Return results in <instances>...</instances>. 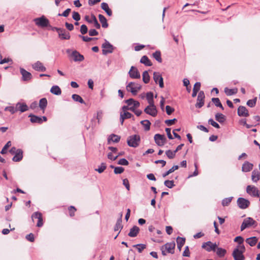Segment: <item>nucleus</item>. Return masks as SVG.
<instances>
[{"instance_id": "nucleus-40", "label": "nucleus", "mask_w": 260, "mask_h": 260, "mask_svg": "<svg viewBox=\"0 0 260 260\" xmlns=\"http://www.w3.org/2000/svg\"><path fill=\"white\" fill-rule=\"evenodd\" d=\"M74 101L78 102L81 104H85L83 99L78 94H74L72 96Z\"/></svg>"}, {"instance_id": "nucleus-10", "label": "nucleus", "mask_w": 260, "mask_h": 260, "mask_svg": "<svg viewBox=\"0 0 260 260\" xmlns=\"http://www.w3.org/2000/svg\"><path fill=\"white\" fill-rule=\"evenodd\" d=\"M246 192L251 196L256 197L259 196V191L254 186L248 185L246 188Z\"/></svg>"}, {"instance_id": "nucleus-64", "label": "nucleus", "mask_w": 260, "mask_h": 260, "mask_svg": "<svg viewBox=\"0 0 260 260\" xmlns=\"http://www.w3.org/2000/svg\"><path fill=\"white\" fill-rule=\"evenodd\" d=\"M124 171V168L121 167H115V174H121Z\"/></svg>"}, {"instance_id": "nucleus-61", "label": "nucleus", "mask_w": 260, "mask_h": 260, "mask_svg": "<svg viewBox=\"0 0 260 260\" xmlns=\"http://www.w3.org/2000/svg\"><path fill=\"white\" fill-rule=\"evenodd\" d=\"M208 122L211 125L215 127V128H219L220 127L219 125L217 122L214 121L212 119H210Z\"/></svg>"}, {"instance_id": "nucleus-59", "label": "nucleus", "mask_w": 260, "mask_h": 260, "mask_svg": "<svg viewBox=\"0 0 260 260\" xmlns=\"http://www.w3.org/2000/svg\"><path fill=\"white\" fill-rule=\"evenodd\" d=\"M117 164L121 165L126 166L128 164V161L125 158H121L118 161Z\"/></svg>"}, {"instance_id": "nucleus-22", "label": "nucleus", "mask_w": 260, "mask_h": 260, "mask_svg": "<svg viewBox=\"0 0 260 260\" xmlns=\"http://www.w3.org/2000/svg\"><path fill=\"white\" fill-rule=\"evenodd\" d=\"M71 56L73 57L74 61L75 62L82 61L84 59V56L76 50L72 52Z\"/></svg>"}, {"instance_id": "nucleus-13", "label": "nucleus", "mask_w": 260, "mask_h": 260, "mask_svg": "<svg viewBox=\"0 0 260 260\" xmlns=\"http://www.w3.org/2000/svg\"><path fill=\"white\" fill-rule=\"evenodd\" d=\"M202 248L205 249L207 251H215L217 247L216 243H212L210 241L204 243L202 246Z\"/></svg>"}, {"instance_id": "nucleus-37", "label": "nucleus", "mask_w": 260, "mask_h": 260, "mask_svg": "<svg viewBox=\"0 0 260 260\" xmlns=\"http://www.w3.org/2000/svg\"><path fill=\"white\" fill-rule=\"evenodd\" d=\"M99 18L100 21L102 23V27L104 28L107 27L108 26V24L107 23V19L105 18V17L102 14H99Z\"/></svg>"}, {"instance_id": "nucleus-34", "label": "nucleus", "mask_w": 260, "mask_h": 260, "mask_svg": "<svg viewBox=\"0 0 260 260\" xmlns=\"http://www.w3.org/2000/svg\"><path fill=\"white\" fill-rule=\"evenodd\" d=\"M237 92L238 89L236 88L233 89H229L228 87H225L224 88V92L228 96L234 95L237 93Z\"/></svg>"}, {"instance_id": "nucleus-41", "label": "nucleus", "mask_w": 260, "mask_h": 260, "mask_svg": "<svg viewBox=\"0 0 260 260\" xmlns=\"http://www.w3.org/2000/svg\"><path fill=\"white\" fill-rule=\"evenodd\" d=\"M152 56L158 62L160 63L162 62L161 53L159 51H155L153 53Z\"/></svg>"}, {"instance_id": "nucleus-38", "label": "nucleus", "mask_w": 260, "mask_h": 260, "mask_svg": "<svg viewBox=\"0 0 260 260\" xmlns=\"http://www.w3.org/2000/svg\"><path fill=\"white\" fill-rule=\"evenodd\" d=\"M39 105L40 109L44 111L47 105V99L45 98L40 99Z\"/></svg>"}, {"instance_id": "nucleus-42", "label": "nucleus", "mask_w": 260, "mask_h": 260, "mask_svg": "<svg viewBox=\"0 0 260 260\" xmlns=\"http://www.w3.org/2000/svg\"><path fill=\"white\" fill-rule=\"evenodd\" d=\"M179 167L177 165L174 166L172 168L169 169L168 171L162 174V177L165 178L167 176L169 175L170 174L173 173L175 170L178 169Z\"/></svg>"}, {"instance_id": "nucleus-31", "label": "nucleus", "mask_w": 260, "mask_h": 260, "mask_svg": "<svg viewBox=\"0 0 260 260\" xmlns=\"http://www.w3.org/2000/svg\"><path fill=\"white\" fill-rule=\"evenodd\" d=\"M101 8L104 10L108 16H112V11L109 8L108 5L106 3H102L101 4Z\"/></svg>"}, {"instance_id": "nucleus-2", "label": "nucleus", "mask_w": 260, "mask_h": 260, "mask_svg": "<svg viewBox=\"0 0 260 260\" xmlns=\"http://www.w3.org/2000/svg\"><path fill=\"white\" fill-rule=\"evenodd\" d=\"M175 247V243L174 242L166 243L160 248L162 254L165 256L167 255V253L173 254Z\"/></svg>"}, {"instance_id": "nucleus-25", "label": "nucleus", "mask_w": 260, "mask_h": 260, "mask_svg": "<svg viewBox=\"0 0 260 260\" xmlns=\"http://www.w3.org/2000/svg\"><path fill=\"white\" fill-rule=\"evenodd\" d=\"M125 103L128 105V107H133V108H137L140 106V103L138 101H135L133 99H129L125 101Z\"/></svg>"}, {"instance_id": "nucleus-5", "label": "nucleus", "mask_w": 260, "mask_h": 260, "mask_svg": "<svg viewBox=\"0 0 260 260\" xmlns=\"http://www.w3.org/2000/svg\"><path fill=\"white\" fill-rule=\"evenodd\" d=\"M140 141V137L139 135H134L129 136L127 140V144L132 147H137L139 146Z\"/></svg>"}, {"instance_id": "nucleus-1", "label": "nucleus", "mask_w": 260, "mask_h": 260, "mask_svg": "<svg viewBox=\"0 0 260 260\" xmlns=\"http://www.w3.org/2000/svg\"><path fill=\"white\" fill-rule=\"evenodd\" d=\"M245 251V248L244 245H238L233 251L232 256L234 260H245V256L243 254Z\"/></svg>"}, {"instance_id": "nucleus-48", "label": "nucleus", "mask_w": 260, "mask_h": 260, "mask_svg": "<svg viewBox=\"0 0 260 260\" xmlns=\"http://www.w3.org/2000/svg\"><path fill=\"white\" fill-rule=\"evenodd\" d=\"M134 247H136L139 252L141 253L142 251L146 248V245L143 244H138L133 245Z\"/></svg>"}, {"instance_id": "nucleus-9", "label": "nucleus", "mask_w": 260, "mask_h": 260, "mask_svg": "<svg viewBox=\"0 0 260 260\" xmlns=\"http://www.w3.org/2000/svg\"><path fill=\"white\" fill-rule=\"evenodd\" d=\"M102 117H103V112H102V111H98L97 113H96V116H94L93 118L91 119V125L90 126H91L92 128H94L97 125L96 119L98 120V123L99 124L100 122V121L102 119Z\"/></svg>"}, {"instance_id": "nucleus-23", "label": "nucleus", "mask_w": 260, "mask_h": 260, "mask_svg": "<svg viewBox=\"0 0 260 260\" xmlns=\"http://www.w3.org/2000/svg\"><path fill=\"white\" fill-rule=\"evenodd\" d=\"M238 114L239 116L247 117L249 116V113L247 109L245 107L240 106L238 108Z\"/></svg>"}, {"instance_id": "nucleus-35", "label": "nucleus", "mask_w": 260, "mask_h": 260, "mask_svg": "<svg viewBox=\"0 0 260 260\" xmlns=\"http://www.w3.org/2000/svg\"><path fill=\"white\" fill-rule=\"evenodd\" d=\"M257 242V239L256 237H252L246 239V242L248 243L250 246H254Z\"/></svg>"}, {"instance_id": "nucleus-55", "label": "nucleus", "mask_w": 260, "mask_h": 260, "mask_svg": "<svg viewBox=\"0 0 260 260\" xmlns=\"http://www.w3.org/2000/svg\"><path fill=\"white\" fill-rule=\"evenodd\" d=\"M256 101V98L253 100H249L247 102V105L250 107H253L255 105Z\"/></svg>"}, {"instance_id": "nucleus-12", "label": "nucleus", "mask_w": 260, "mask_h": 260, "mask_svg": "<svg viewBox=\"0 0 260 260\" xmlns=\"http://www.w3.org/2000/svg\"><path fill=\"white\" fill-rule=\"evenodd\" d=\"M237 204L240 208L245 209L248 207L250 205V202L244 198H239L237 200Z\"/></svg>"}, {"instance_id": "nucleus-32", "label": "nucleus", "mask_w": 260, "mask_h": 260, "mask_svg": "<svg viewBox=\"0 0 260 260\" xmlns=\"http://www.w3.org/2000/svg\"><path fill=\"white\" fill-rule=\"evenodd\" d=\"M176 242L177 244V248H178L179 251H181L182 246L184 245L185 243V239L184 238L178 237L177 238Z\"/></svg>"}, {"instance_id": "nucleus-51", "label": "nucleus", "mask_w": 260, "mask_h": 260, "mask_svg": "<svg viewBox=\"0 0 260 260\" xmlns=\"http://www.w3.org/2000/svg\"><path fill=\"white\" fill-rule=\"evenodd\" d=\"M164 184L166 186L169 188H172L175 186L174 182L173 180H166L164 182Z\"/></svg>"}, {"instance_id": "nucleus-26", "label": "nucleus", "mask_w": 260, "mask_h": 260, "mask_svg": "<svg viewBox=\"0 0 260 260\" xmlns=\"http://www.w3.org/2000/svg\"><path fill=\"white\" fill-rule=\"evenodd\" d=\"M23 158V151L21 149H18L17 152L15 154L12 160L15 162L20 161Z\"/></svg>"}, {"instance_id": "nucleus-19", "label": "nucleus", "mask_w": 260, "mask_h": 260, "mask_svg": "<svg viewBox=\"0 0 260 260\" xmlns=\"http://www.w3.org/2000/svg\"><path fill=\"white\" fill-rule=\"evenodd\" d=\"M57 33L61 40H69L70 39V33L64 28H60Z\"/></svg>"}, {"instance_id": "nucleus-21", "label": "nucleus", "mask_w": 260, "mask_h": 260, "mask_svg": "<svg viewBox=\"0 0 260 260\" xmlns=\"http://www.w3.org/2000/svg\"><path fill=\"white\" fill-rule=\"evenodd\" d=\"M20 72L22 76V80L26 81L30 80L32 78V75L30 73L27 72L23 68L20 69Z\"/></svg>"}, {"instance_id": "nucleus-63", "label": "nucleus", "mask_w": 260, "mask_h": 260, "mask_svg": "<svg viewBox=\"0 0 260 260\" xmlns=\"http://www.w3.org/2000/svg\"><path fill=\"white\" fill-rule=\"evenodd\" d=\"M166 110L168 115H171L174 111V109L170 106H167L166 107Z\"/></svg>"}, {"instance_id": "nucleus-20", "label": "nucleus", "mask_w": 260, "mask_h": 260, "mask_svg": "<svg viewBox=\"0 0 260 260\" xmlns=\"http://www.w3.org/2000/svg\"><path fill=\"white\" fill-rule=\"evenodd\" d=\"M129 76L133 79H139L140 78V74L138 72V69L135 67L132 66L128 72Z\"/></svg>"}, {"instance_id": "nucleus-36", "label": "nucleus", "mask_w": 260, "mask_h": 260, "mask_svg": "<svg viewBox=\"0 0 260 260\" xmlns=\"http://www.w3.org/2000/svg\"><path fill=\"white\" fill-rule=\"evenodd\" d=\"M140 62L143 64H144L146 66H152V63L151 61L149 59L148 57L146 55H144L142 57L140 60Z\"/></svg>"}, {"instance_id": "nucleus-60", "label": "nucleus", "mask_w": 260, "mask_h": 260, "mask_svg": "<svg viewBox=\"0 0 260 260\" xmlns=\"http://www.w3.org/2000/svg\"><path fill=\"white\" fill-rule=\"evenodd\" d=\"M108 148H109V149L111 150L112 151V152L108 153V159H109L110 160L114 159L113 155V152H114V147L110 146V147H109Z\"/></svg>"}, {"instance_id": "nucleus-4", "label": "nucleus", "mask_w": 260, "mask_h": 260, "mask_svg": "<svg viewBox=\"0 0 260 260\" xmlns=\"http://www.w3.org/2000/svg\"><path fill=\"white\" fill-rule=\"evenodd\" d=\"M126 90L131 92L133 95H136L141 88V86L140 84L131 82L128 83L126 86Z\"/></svg>"}, {"instance_id": "nucleus-56", "label": "nucleus", "mask_w": 260, "mask_h": 260, "mask_svg": "<svg viewBox=\"0 0 260 260\" xmlns=\"http://www.w3.org/2000/svg\"><path fill=\"white\" fill-rule=\"evenodd\" d=\"M5 110L9 111L11 114H14L17 111L16 109H15L14 107L12 106L6 107L5 108Z\"/></svg>"}, {"instance_id": "nucleus-11", "label": "nucleus", "mask_w": 260, "mask_h": 260, "mask_svg": "<svg viewBox=\"0 0 260 260\" xmlns=\"http://www.w3.org/2000/svg\"><path fill=\"white\" fill-rule=\"evenodd\" d=\"M153 80L156 84L158 83L160 88L164 87L163 78L159 72L153 73Z\"/></svg>"}, {"instance_id": "nucleus-58", "label": "nucleus", "mask_w": 260, "mask_h": 260, "mask_svg": "<svg viewBox=\"0 0 260 260\" xmlns=\"http://www.w3.org/2000/svg\"><path fill=\"white\" fill-rule=\"evenodd\" d=\"M244 241L243 238L241 236L236 237L234 239V242H238L239 245H243L242 244Z\"/></svg>"}, {"instance_id": "nucleus-47", "label": "nucleus", "mask_w": 260, "mask_h": 260, "mask_svg": "<svg viewBox=\"0 0 260 260\" xmlns=\"http://www.w3.org/2000/svg\"><path fill=\"white\" fill-rule=\"evenodd\" d=\"M106 168V165L104 162H102L100 166L95 169V171L98 172L99 173H103Z\"/></svg>"}, {"instance_id": "nucleus-33", "label": "nucleus", "mask_w": 260, "mask_h": 260, "mask_svg": "<svg viewBox=\"0 0 260 260\" xmlns=\"http://www.w3.org/2000/svg\"><path fill=\"white\" fill-rule=\"evenodd\" d=\"M50 92L52 93L57 95H60L61 93V90L59 87L57 85L53 86L50 89Z\"/></svg>"}, {"instance_id": "nucleus-24", "label": "nucleus", "mask_w": 260, "mask_h": 260, "mask_svg": "<svg viewBox=\"0 0 260 260\" xmlns=\"http://www.w3.org/2000/svg\"><path fill=\"white\" fill-rule=\"evenodd\" d=\"M16 109L17 111L24 112L28 110V107L25 103L18 102L16 105Z\"/></svg>"}, {"instance_id": "nucleus-44", "label": "nucleus", "mask_w": 260, "mask_h": 260, "mask_svg": "<svg viewBox=\"0 0 260 260\" xmlns=\"http://www.w3.org/2000/svg\"><path fill=\"white\" fill-rule=\"evenodd\" d=\"M215 119L220 123H222L225 120V116L221 113H217L215 115Z\"/></svg>"}, {"instance_id": "nucleus-18", "label": "nucleus", "mask_w": 260, "mask_h": 260, "mask_svg": "<svg viewBox=\"0 0 260 260\" xmlns=\"http://www.w3.org/2000/svg\"><path fill=\"white\" fill-rule=\"evenodd\" d=\"M32 68L38 72H45L46 70V67L40 61H37L31 64Z\"/></svg>"}, {"instance_id": "nucleus-16", "label": "nucleus", "mask_w": 260, "mask_h": 260, "mask_svg": "<svg viewBox=\"0 0 260 260\" xmlns=\"http://www.w3.org/2000/svg\"><path fill=\"white\" fill-rule=\"evenodd\" d=\"M205 94L203 91H200L198 94L197 102L196 107L199 108H201L204 104Z\"/></svg>"}, {"instance_id": "nucleus-45", "label": "nucleus", "mask_w": 260, "mask_h": 260, "mask_svg": "<svg viewBox=\"0 0 260 260\" xmlns=\"http://www.w3.org/2000/svg\"><path fill=\"white\" fill-rule=\"evenodd\" d=\"M143 81L145 83H148L150 81V76L148 72L146 71H144L142 75Z\"/></svg>"}, {"instance_id": "nucleus-29", "label": "nucleus", "mask_w": 260, "mask_h": 260, "mask_svg": "<svg viewBox=\"0 0 260 260\" xmlns=\"http://www.w3.org/2000/svg\"><path fill=\"white\" fill-rule=\"evenodd\" d=\"M28 117H30V121L32 123H37L41 124L43 122L42 118L41 117L37 116L32 114H30Z\"/></svg>"}, {"instance_id": "nucleus-30", "label": "nucleus", "mask_w": 260, "mask_h": 260, "mask_svg": "<svg viewBox=\"0 0 260 260\" xmlns=\"http://www.w3.org/2000/svg\"><path fill=\"white\" fill-rule=\"evenodd\" d=\"M251 179L253 182H257L260 179V173L257 170H254L252 172Z\"/></svg>"}, {"instance_id": "nucleus-49", "label": "nucleus", "mask_w": 260, "mask_h": 260, "mask_svg": "<svg viewBox=\"0 0 260 260\" xmlns=\"http://www.w3.org/2000/svg\"><path fill=\"white\" fill-rule=\"evenodd\" d=\"M11 146V142L8 141L6 145L4 146L2 150L1 151V153L2 154H6L7 152V149Z\"/></svg>"}, {"instance_id": "nucleus-15", "label": "nucleus", "mask_w": 260, "mask_h": 260, "mask_svg": "<svg viewBox=\"0 0 260 260\" xmlns=\"http://www.w3.org/2000/svg\"><path fill=\"white\" fill-rule=\"evenodd\" d=\"M31 218L32 220H34L35 218H37L38 219V222L37 223V226L38 227H41L43 226V221L42 214L41 213L39 212H36L34 213L31 215Z\"/></svg>"}, {"instance_id": "nucleus-8", "label": "nucleus", "mask_w": 260, "mask_h": 260, "mask_svg": "<svg viewBox=\"0 0 260 260\" xmlns=\"http://www.w3.org/2000/svg\"><path fill=\"white\" fill-rule=\"evenodd\" d=\"M144 112L146 114L153 117L156 116L157 113L156 108L154 104H149V105L145 108Z\"/></svg>"}, {"instance_id": "nucleus-46", "label": "nucleus", "mask_w": 260, "mask_h": 260, "mask_svg": "<svg viewBox=\"0 0 260 260\" xmlns=\"http://www.w3.org/2000/svg\"><path fill=\"white\" fill-rule=\"evenodd\" d=\"M141 123L144 126L145 131L150 129V122L148 120H144L141 121Z\"/></svg>"}, {"instance_id": "nucleus-6", "label": "nucleus", "mask_w": 260, "mask_h": 260, "mask_svg": "<svg viewBox=\"0 0 260 260\" xmlns=\"http://www.w3.org/2000/svg\"><path fill=\"white\" fill-rule=\"evenodd\" d=\"M36 24L42 27H45L49 26V21L44 16L36 18L34 20Z\"/></svg>"}, {"instance_id": "nucleus-14", "label": "nucleus", "mask_w": 260, "mask_h": 260, "mask_svg": "<svg viewBox=\"0 0 260 260\" xmlns=\"http://www.w3.org/2000/svg\"><path fill=\"white\" fill-rule=\"evenodd\" d=\"M154 139L156 144L159 146H163L166 142V138L164 135L155 134Z\"/></svg>"}, {"instance_id": "nucleus-43", "label": "nucleus", "mask_w": 260, "mask_h": 260, "mask_svg": "<svg viewBox=\"0 0 260 260\" xmlns=\"http://www.w3.org/2000/svg\"><path fill=\"white\" fill-rule=\"evenodd\" d=\"M146 98L149 104H154L153 94L151 92H149L146 94Z\"/></svg>"}, {"instance_id": "nucleus-7", "label": "nucleus", "mask_w": 260, "mask_h": 260, "mask_svg": "<svg viewBox=\"0 0 260 260\" xmlns=\"http://www.w3.org/2000/svg\"><path fill=\"white\" fill-rule=\"evenodd\" d=\"M102 53L103 54L106 55L108 54L112 53L114 47L108 41H105V43L102 44Z\"/></svg>"}, {"instance_id": "nucleus-53", "label": "nucleus", "mask_w": 260, "mask_h": 260, "mask_svg": "<svg viewBox=\"0 0 260 260\" xmlns=\"http://www.w3.org/2000/svg\"><path fill=\"white\" fill-rule=\"evenodd\" d=\"M88 31V28L85 24H82L80 27V32L82 35L86 34Z\"/></svg>"}, {"instance_id": "nucleus-39", "label": "nucleus", "mask_w": 260, "mask_h": 260, "mask_svg": "<svg viewBox=\"0 0 260 260\" xmlns=\"http://www.w3.org/2000/svg\"><path fill=\"white\" fill-rule=\"evenodd\" d=\"M215 251L216 252L217 255L220 257H223L226 252L225 249L217 247L216 248Z\"/></svg>"}, {"instance_id": "nucleus-3", "label": "nucleus", "mask_w": 260, "mask_h": 260, "mask_svg": "<svg viewBox=\"0 0 260 260\" xmlns=\"http://www.w3.org/2000/svg\"><path fill=\"white\" fill-rule=\"evenodd\" d=\"M257 222L253 218L251 217H247L243 220V221L241 225V231H242L246 228L251 226L254 228L257 226Z\"/></svg>"}, {"instance_id": "nucleus-27", "label": "nucleus", "mask_w": 260, "mask_h": 260, "mask_svg": "<svg viewBox=\"0 0 260 260\" xmlns=\"http://www.w3.org/2000/svg\"><path fill=\"white\" fill-rule=\"evenodd\" d=\"M140 231V229L136 225L134 226L130 229L129 232L128 234V236L130 237H136Z\"/></svg>"}, {"instance_id": "nucleus-57", "label": "nucleus", "mask_w": 260, "mask_h": 260, "mask_svg": "<svg viewBox=\"0 0 260 260\" xmlns=\"http://www.w3.org/2000/svg\"><path fill=\"white\" fill-rule=\"evenodd\" d=\"M130 111L133 112L137 116H139L142 113V111L140 110H137L136 108H133V107H131Z\"/></svg>"}, {"instance_id": "nucleus-17", "label": "nucleus", "mask_w": 260, "mask_h": 260, "mask_svg": "<svg viewBox=\"0 0 260 260\" xmlns=\"http://www.w3.org/2000/svg\"><path fill=\"white\" fill-rule=\"evenodd\" d=\"M85 19L86 21L88 23H92L96 28H100L101 25L98 22V20L94 15H92L91 18H90L88 16H86Z\"/></svg>"}, {"instance_id": "nucleus-28", "label": "nucleus", "mask_w": 260, "mask_h": 260, "mask_svg": "<svg viewBox=\"0 0 260 260\" xmlns=\"http://www.w3.org/2000/svg\"><path fill=\"white\" fill-rule=\"evenodd\" d=\"M253 165L248 161L245 162L242 166V170L244 172H248L252 169Z\"/></svg>"}, {"instance_id": "nucleus-54", "label": "nucleus", "mask_w": 260, "mask_h": 260, "mask_svg": "<svg viewBox=\"0 0 260 260\" xmlns=\"http://www.w3.org/2000/svg\"><path fill=\"white\" fill-rule=\"evenodd\" d=\"M73 19L76 20V21H78L80 20V15L79 14L78 12H73V15H72Z\"/></svg>"}, {"instance_id": "nucleus-62", "label": "nucleus", "mask_w": 260, "mask_h": 260, "mask_svg": "<svg viewBox=\"0 0 260 260\" xmlns=\"http://www.w3.org/2000/svg\"><path fill=\"white\" fill-rule=\"evenodd\" d=\"M71 12V9L68 8L66 9L62 14H58V16H62L67 17L69 16V13Z\"/></svg>"}, {"instance_id": "nucleus-50", "label": "nucleus", "mask_w": 260, "mask_h": 260, "mask_svg": "<svg viewBox=\"0 0 260 260\" xmlns=\"http://www.w3.org/2000/svg\"><path fill=\"white\" fill-rule=\"evenodd\" d=\"M233 198V197H229V198L224 199L222 201V206H228L231 202Z\"/></svg>"}, {"instance_id": "nucleus-52", "label": "nucleus", "mask_w": 260, "mask_h": 260, "mask_svg": "<svg viewBox=\"0 0 260 260\" xmlns=\"http://www.w3.org/2000/svg\"><path fill=\"white\" fill-rule=\"evenodd\" d=\"M166 154L169 158L172 159L175 156L176 153L174 151H172L171 150H168L166 151Z\"/></svg>"}]
</instances>
